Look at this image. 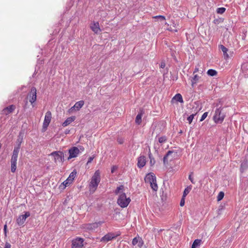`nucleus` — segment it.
I'll use <instances>...</instances> for the list:
<instances>
[{
    "instance_id": "6e6552de",
    "label": "nucleus",
    "mask_w": 248,
    "mask_h": 248,
    "mask_svg": "<svg viewBox=\"0 0 248 248\" xmlns=\"http://www.w3.org/2000/svg\"><path fill=\"white\" fill-rule=\"evenodd\" d=\"M120 235V233L116 234L112 232H109L106 234L103 237L101 238L100 241L102 242L107 243L108 241L112 240V239L116 238Z\"/></svg>"
},
{
    "instance_id": "3c124183",
    "label": "nucleus",
    "mask_w": 248,
    "mask_h": 248,
    "mask_svg": "<svg viewBox=\"0 0 248 248\" xmlns=\"http://www.w3.org/2000/svg\"><path fill=\"white\" fill-rule=\"evenodd\" d=\"M165 25H167L168 26H169V24H168V23H167V22H165Z\"/></svg>"
},
{
    "instance_id": "a19ab883",
    "label": "nucleus",
    "mask_w": 248,
    "mask_h": 248,
    "mask_svg": "<svg viewBox=\"0 0 248 248\" xmlns=\"http://www.w3.org/2000/svg\"><path fill=\"white\" fill-rule=\"evenodd\" d=\"M94 156H91L88 159V162H87V164H89V163H90L92 162V161L93 160V159H94Z\"/></svg>"
},
{
    "instance_id": "b1692460",
    "label": "nucleus",
    "mask_w": 248,
    "mask_h": 248,
    "mask_svg": "<svg viewBox=\"0 0 248 248\" xmlns=\"http://www.w3.org/2000/svg\"><path fill=\"white\" fill-rule=\"evenodd\" d=\"M76 119L75 116H71L68 117L66 119V120L62 123V125L63 127H66L69 124H70L71 123L74 122Z\"/></svg>"
},
{
    "instance_id": "aec40b11",
    "label": "nucleus",
    "mask_w": 248,
    "mask_h": 248,
    "mask_svg": "<svg viewBox=\"0 0 248 248\" xmlns=\"http://www.w3.org/2000/svg\"><path fill=\"white\" fill-rule=\"evenodd\" d=\"M219 48L221 50L223 53V57L225 60H228L229 58V54H228V49L222 45L219 46Z\"/></svg>"
},
{
    "instance_id": "20e7f679",
    "label": "nucleus",
    "mask_w": 248,
    "mask_h": 248,
    "mask_svg": "<svg viewBox=\"0 0 248 248\" xmlns=\"http://www.w3.org/2000/svg\"><path fill=\"white\" fill-rule=\"evenodd\" d=\"M225 116V113L223 112V108H219L216 110L214 116V120L216 123H221L223 121Z\"/></svg>"
},
{
    "instance_id": "5701e85b",
    "label": "nucleus",
    "mask_w": 248,
    "mask_h": 248,
    "mask_svg": "<svg viewBox=\"0 0 248 248\" xmlns=\"http://www.w3.org/2000/svg\"><path fill=\"white\" fill-rule=\"evenodd\" d=\"M241 70L245 77H248V63L242 64Z\"/></svg>"
},
{
    "instance_id": "393cba45",
    "label": "nucleus",
    "mask_w": 248,
    "mask_h": 248,
    "mask_svg": "<svg viewBox=\"0 0 248 248\" xmlns=\"http://www.w3.org/2000/svg\"><path fill=\"white\" fill-rule=\"evenodd\" d=\"M144 114V111L141 109L140 112L137 115L135 119V123L138 124H140L141 123V118Z\"/></svg>"
},
{
    "instance_id": "79ce46f5",
    "label": "nucleus",
    "mask_w": 248,
    "mask_h": 248,
    "mask_svg": "<svg viewBox=\"0 0 248 248\" xmlns=\"http://www.w3.org/2000/svg\"><path fill=\"white\" fill-rule=\"evenodd\" d=\"M189 178V179L190 180L191 182L193 184H195V182L194 181V179L191 176V175H190L188 177Z\"/></svg>"
},
{
    "instance_id": "7ed1b4c3",
    "label": "nucleus",
    "mask_w": 248,
    "mask_h": 248,
    "mask_svg": "<svg viewBox=\"0 0 248 248\" xmlns=\"http://www.w3.org/2000/svg\"><path fill=\"white\" fill-rule=\"evenodd\" d=\"M145 183H149L152 189L156 191L158 186L156 184V177L154 173L150 172L147 174L144 179Z\"/></svg>"
},
{
    "instance_id": "c03bdc74",
    "label": "nucleus",
    "mask_w": 248,
    "mask_h": 248,
    "mask_svg": "<svg viewBox=\"0 0 248 248\" xmlns=\"http://www.w3.org/2000/svg\"><path fill=\"white\" fill-rule=\"evenodd\" d=\"M117 141L119 142V143L120 144H123V142H124V140L123 139H118L117 140Z\"/></svg>"
},
{
    "instance_id": "cd10ccee",
    "label": "nucleus",
    "mask_w": 248,
    "mask_h": 248,
    "mask_svg": "<svg viewBox=\"0 0 248 248\" xmlns=\"http://www.w3.org/2000/svg\"><path fill=\"white\" fill-rule=\"evenodd\" d=\"M148 156L150 159V166L151 167H153V166H154V165L155 163V160L154 157H153V155L151 153L150 150L149 151V153H148Z\"/></svg>"
},
{
    "instance_id": "ea45409f",
    "label": "nucleus",
    "mask_w": 248,
    "mask_h": 248,
    "mask_svg": "<svg viewBox=\"0 0 248 248\" xmlns=\"http://www.w3.org/2000/svg\"><path fill=\"white\" fill-rule=\"evenodd\" d=\"M185 197H182L181 200V201H180V205L181 206H183L185 204Z\"/></svg>"
},
{
    "instance_id": "4be33fe9",
    "label": "nucleus",
    "mask_w": 248,
    "mask_h": 248,
    "mask_svg": "<svg viewBox=\"0 0 248 248\" xmlns=\"http://www.w3.org/2000/svg\"><path fill=\"white\" fill-rule=\"evenodd\" d=\"M16 107L14 105H11L2 110V113L5 115H7L15 109Z\"/></svg>"
},
{
    "instance_id": "f257e3e1",
    "label": "nucleus",
    "mask_w": 248,
    "mask_h": 248,
    "mask_svg": "<svg viewBox=\"0 0 248 248\" xmlns=\"http://www.w3.org/2000/svg\"><path fill=\"white\" fill-rule=\"evenodd\" d=\"M124 186L121 185L117 187L115 191V194L119 195L117 203L122 208L126 207L131 202L130 198H127L125 193L124 192Z\"/></svg>"
},
{
    "instance_id": "9d476101",
    "label": "nucleus",
    "mask_w": 248,
    "mask_h": 248,
    "mask_svg": "<svg viewBox=\"0 0 248 248\" xmlns=\"http://www.w3.org/2000/svg\"><path fill=\"white\" fill-rule=\"evenodd\" d=\"M36 89L34 87H32L28 94V96L30 98L29 101L31 104H33L36 100Z\"/></svg>"
},
{
    "instance_id": "4c0bfd02",
    "label": "nucleus",
    "mask_w": 248,
    "mask_h": 248,
    "mask_svg": "<svg viewBox=\"0 0 248 248\" xmlns=\"http://www.w3.org/2000/svg\"><path fill=\"white\" fill-rule=\"evenodd\" d=\"M226 9L223 7L219 8L217 9V13L219 14H223L225 12Z\"/></svg>"
},
{
    "instance_id": "603ef678",
    "label": "nucleus",
    "mask_w": 248,
    "mask_h": 248,
    "mask_svg": "<svg viewBox=\"0 0 248 248\" xmlns=\"http://www.w3.org/2000/svg\"><path fill=\"white\" fill-rule=\"evenodd\" d=\"M247 151H248V148H247Z\"/></svg>"
},
{
    "instance_id": "412c9836",
    "label": "nucleus",
    "mask_w": 248,
    "mask_h": 248,
    "mask_svg": "<svg viewBox=\"0 0 248 248\" xmlns=\"http://www.w3.org/2000/svg\"><path fill=\"white\" fill-rule=\"evenodd\" d=\"M201 77L198 74L193 75V77L191 79V86L194 87L195 85L200 80Z\"/></svg>"
},
{
    "instance_id": "39448f33",
    "label": "nucleus",
    "mask_w": 248,
    "mask_h": 248,
    "mask_svg": "<svg viewBox=\"0 0 248 248\" xmlns=\"http://www.w3.org/2000/svg\"><path fill=\"white\" fill-rule=\"evenodd\" d=\"M50 155L53 156L54 161L55 163H62L64 161V154L61 151H54L52 152Z\"/></svg>"
},
{
    "instance_id": "f3484780",
    "label": "nucleus",
    "mask_w": 248,
    "mask_h": 248,
    "mask_svg": "<svg viewBox=\"0 0 248 248\" xmlns=\"http://www.w3.org/2000/svg\"><path fill=\"white\" fill-rule=\"evenodd\" d=\"M132 245L135 246L138 245V246L140 248H141L144 244V242L142 238L139 236L136 237L133 239L132 242Z\"/></svg>"
},
{
    "instance_id": "ddd939ff",
    "label": "nucleus",
    "mask_w": 248,
    "mask_h": 248,
    "mask_svg": "<svg viewBox=\"0 0 248 248\" xmlns=\"http://www.w3.org/2000/svg\"><path fill=\"white\" fill-rule=\"evenodd\" d=\"M69 156L68 159L76 157L80 153L79 149L77 147H73L69 149Z\"/></svg>"
},
{
    "instance_id": "7c9ffc66",
    "label": "nucleus",
    "mask_w": 248,
    "mask_h": 248,
    "mask_svg": "<svg viewBox=\"0 0 248 248\" xmlns=\"http://www.w3.org/2000/svg\"><path fill=\"white\" fill-rule=\"evenodd\" d=\"M207 74L210 76H216L217 74V72L214 69H209L207 71Z\"/></svg>"
},
{
    "instance_id": "4468645a",
    "label": "nucleus",
    "mask_w": 248,
    "mask_h": 248,
    "mask_svg": "<svg viewBox=\"0 0 248 248\" xmlns=\"http://www.w3.org/2000/svg\"><path fill=\"white\" fill-rule=\"evenodd\" d=\"M30 216V214L29 212H26L24 215L19 216L16 219V223L19 226L22 225L26 218Z\"/></svg>"
},
{
    "instance_id": "a211bd4d",
    "label": "nucleus",
    "mask_w": 248,
    "mask_h": 248,
    "mask_svg": "<svg viewBox=\"0 0 248 248\" xmlns=\"http://www.w3.org/2000/svg\"><path fill=\"white\" fill-rule=\"evenodd\" d=\"M84 105V101L83 100H80L75 103L74 106L71 108L69 109L70 111H72L73 109L75 110H79Z\"/></svg>"
},
{
    "instance_id": "0eeeda50",
    "label": "nucleus",
    "mask_w": 248,
    "mask_h": 248,
    "mask_svg": "<svg viewBox=\"0 0 248 248\" xmlns=\"http://www.w3.org/2000/svg\"><path fill=\"white\" fill-rule=\"evenodd\" d=\"M76 175L77 171L74 170L70 174L67 179L61 185L63 186V188H65L66 186H69L72 184Z\"/></svg>"
},
{
    "instance_id": "58836bf2",
    "label": "nucleus",
    "mask_w": 248,
    "mask_h": 248,
    "mask_svg": "<svg viewBox=\"0 0 248 248\" xmlns=\"http://www.w3.org/2000/svg\"><path fill=\"white\" fill-rule=\"evenodd\" d=\"M207 114H208L207 112H204L202 116V117L200 119V121L202 122V121H203L207 117Z\"/></svg>"
},
{
    "instance_id": "6ab92c4d",
    "label": "nucleus",
    "mask_w": 248,
    "mask_h": 248,
    "mask_svg": "<svg viewBox=\"0 0 248 248\" xmlns=\"http://www.w3.org/2000/svg\"><path fill=\"white\" fill-rule=\"evenodd\" d=\"M19 145L18 147H15L13 155L11 157V162H16L18 155L19 151Z\"/></svg>"
},
{
    "instance_id": "f8f14e48",
    "label": "nucleus",
    "mask_w": 248,
    "mask_h": 248,
    "mask_svg": "<svg viewBox=\"0 0 248 248\" xmlns=\"http://www.w3.org/2000/svg\"><path fill=\"white\" fill-rule=\"evenodd\" d=\"M101 224V223L100 222L85 224L82 225V228L88 231L93 230L96 229Z\"/></svg>"
},
{
    "instance_id": "a878e982",
    "label": "nucleus",
    "mask_w": 248,
    "mask_h": 248,
    "mask_svg": "<svg viewBox=\"0 0 248 248\" xmlns=\"http://www.w3.org/2000/svg\"><path fill=\"white\" fill-rule=\"evenodd\" d=\"M172 25L173 27L174 28V29H172L171 27L168 28L167 29L168 31H173V32H177L178 31V27L179 26L178 24L177 23L175 22L174 21H172Z\"/></svg>"
},
{
    "instance_id": "e433bc0d",
    "label": "nucleus",
    "mask_w": 248,
    "mask_h": 248,
    "mask_svg": "<svg viewBox=\"0 0 248 248\" xmlns=\"http://www.w3.org/2000/svg\"><path fill=\"white\" fill-rule=\"evenodd\" d=\"M195 115L196 114H192L187 118V120L188 121L189 124L192 123Z\"/></svg>"
},
{
    "instance_id": "37998d69",
    "label": "nucleus",
    "mask_w": 248,
    "mask_h": 248,
    "mask_svg": "<svg viewBox=\"0 0 248 248\" xmlns=\"http://www.w3.org/2000/svg\"><path fill=\"white\" fill-rule=\"evenodd\" d=\"M11 245L8 243H6L5 245L4 248H11Z\"/></svg>"
},
{
    "instance_id": "423d86ee",
    "label": "nucleus",
    "mask_w": 248,
    "mask_h": 248,
    "mask_svg": "<svg viewBox=\"0 0 248 248\" xmlns=\"http://www.w3.org/2000/svg\"><path fill=\"white\" fill-rule=\"evenodd\" d=\"M176 153L173 151H169L163 157V163L165 166L169 165V163L173 160Z\"/></svg>"
},
{
    "instance_id": "8fccbe9b",
    "label": "nucleus",
    "mask_w": 248,
    "mask_h": 248,
    "mask_svg": "<svg viewBox=\"0 0 248 248\" xmlns=\"http://www.w3.org/2000/svg\"><path fill=\"white\" fill-rule=\"evenodd\" d=\"M80 150H81L82 151H83L84 150V148L83 147L80 146Z\"/></svg>"
},
{
    "instance_id": "2eb2a0df",
    "label": "nucleus",
    "mask_w": 248,
    "mask_h": 248,
    "mask_svg": "<svg viewBox=\"0 0 248 248\" xmlns=\"http://www.w3.org/2000/svg\"><path fill=\"white\" fill-rule=\"evenodd\" d=\"M90 27L92 31L95 34H98L101 31L98 22H93L91 23Z\"/></svg>"
},
{
    "instance_id": "c756f323",
    "label": "nucleus",
    "mask_w": 248,
    "mask_h": 248,
    "mask_svg": "<svg viewBox=\"0 0 248 248\" xmlns=\"http://www.w3.org/2000/svg\"><path fill=\"white\" fill-rule=\"evenodd\" d=\"M202 240L200 239H196L193 242L191 248H196V247L199 246L201 244Z\"/></svg>"
},
{
    "instance_id": "dca6fc26",
    "label": "nucleus",
    "mask_w": 248,
    "mask_h": 248,
    "mask_svg": "<svg viewBox=\"0 0 248 248\" xmlns=\"http://www.w3.org/2000/svg\"><path fill=\"white\" fill-rule=\"evenodd\" d=\"M146 163V158L144 155H141L138 158L137 166L139 168H142Z\"/></svg>"
},
{
    "instance_id": "1a4fd4ad",
    "label": "nucleus",
    "mask_w": 248,
    "mask_h": 248,
    "mask_svg": "<svg viewBox=\"0 0 248 248\" xmlns=\"http://www.w3.org/2000/svg\"><path fill=\"white\" fill-rule=\"evenodd\" d=\"M84 239L82 238L77 237L72 242V248H82L83 246Z\"/></svg>"
},
{
    "instance_id": "2f4dec72",
    "label": "nucleus",
    "mask_w": 248,
    "mask_h": 248,
    "mask_svg": "<svg viewBox=\"0 0 248 248\" xmlns=\"http://www.w3.org/2000/svg\"><path fill=\"white\" fill-rule=\"evenodd\" d=\"M153 18L155 19H157L160 21H164L166 20V17L163 16H153Z\"/></svg>"
},
{
    "instance_id": "bb28decb",
    "label": "nucleus",
    "mask_w": 248,
    "mask_h": 248,
    "mask_svg": "<svg viewBox=\"0 0 248 248\" xmlns=\"http://www.w3.org/2000/svg\"><path fill=\"white\" fill-rule=\"evenodd\" d=\"M176 100L177 102H179L180 103H183L184 101L183 99V97L182 95L180 93H177L172 99V101Z\"/></svg>"
},
{
    "instance_id": "de8ad7c7",
    "label": "nucleus",
    "mask_w": 248,
    "mask_h": 248,
    "mask_svg": "<svg viewBox=\"0 0 248 248\" xmlns=\"http://www.w3.org/2000/svg\"><path fill=\"white\" fill-rule=\"evenodd\" d=\"M165 66V63L164 62H161L160 65V67L162 68H164Z\"/></svg>"
},
{
    "instance_id": "f704fd0d",
    "label": "nucleus",
    "mask_w": 248,
    "mask_h": 248,
    "mask_svg": "<svg viewBox=\"0 0 248 248\" xmlns=\"http://www.w3.org/2000/svg\"><path fill=\"white\" fill-rule=\"evenodd\" d=\"M224 196V193L222 191H220L217 196V201H221V200H222V199L223 198Z\"/></svg>"
},
{
    "instance_id": "72a5a7b5",
    "label": "nucleus",
    "mask_w": 248,
    "mask_h": 248,
    "mask_svg": "<svg viewBox=\"0 0 248 248\" xmlns=\"http://www.w3.org/2000/svg\"><path fill=\"white\" fill-rule=\"evenodd\" d=\"M11 171L15 172L16 169V162H11Z\"/></svg>"
},
{
    "instance_id": "49530a36",
    "label": "nucleus",
    "mask_w": 248,
    "mask_h": 248,
    "mask_svg": "<svg viewBox=\"0 0 248 248\" xmlns=\"http://www.w3.org/2000/svg\"><path fill=\"white\" fill-rule=\"evenodd\" d=\"M199 69L198 67H195V69H194V71L193 72V75L194 74H196V73L198 72H199Z\"/></svg>"
},
{
    "instance_id": "f03ea898",
    "label": "nucleus",
    "mask_w": 248,
    "mask_h": 248,
    "mask_svg": "<svg viewBox=\"0 0 248 248\" xmlns=\"http://www.w3.org/2000/svg\"><path fill=\"white\" fill-rule=\"evenodd\" d=\"M100 171L97 170L92 176L89 184V190L90 193H93L96 190L101 180Z\"/></svg>"
},
{
    "instance_id": "a18cd8bd",
    "label": "nucleus",
    "mask_w": 248,
    "mask_h": 248,
    "mask_svg": "<svg viewBox=\"0 0 248 248\" xmlns=\"http://www.w3.org/2000/svg\"><path fill=\"white\" fill-rule=\"evenodd\" d=\"M117 169V167H115V166H113L112 168H111V173H113L114 172V171Z\"/></svg>"
},
{
    "instance_id": "09e8293b",
    "label": "nucleus",
    "mask_w": 248,
    "mask_h": 248,
    "mask_svg": "<svg viewBox=\"0 0 248 248\" xmlns=\"http://www.w3.org/2000/svg\"><path fill=\"white\" fill-rule=\"evenodd\" d=\"M6 229H7V225H5L4 226V231L5 233L6 232Z\"/></svg>"
},
{
    "instance_id": "c85d7f7f",
    "label": "nucleus",
    "mask_w": 248,
    "mask_h": 248,
    "mask_svg": "<svg viewBox=\"0 0 248 248\" xmlns=\"http://www.w3.org/2000/svg\"><path fill=\"white\" fill-rule=\"evenodd\" d=\"M248 166V161L247 160L243 161L241 164L240 167V170L242 172H243L247 168Z\"/></svg>"
},
{
    "instance_id": "c9c22d12",
    "label": "nucleus",
    "mask_w": 248,
    "mask_h": 248,
    "mask_svg": "<svg viewBox=\"0 0 248 248\" xmlns=\"http://www.w3.org/2000/svg\"><path fill=\"white\" fill-rule=\"evenodd\" d=\"M167 141V138L166 136H162L158 139V141L160 143H165Z\"/></svg>"
},
{
    "instance_id": "473e14b6",
    "label": "nucleus",
    "mask_w": 248,
    "mask_h": 248,
    "mask_svg": "<svg viewBox=\"0 0 248 248\" xmlns=\"http://www.w3.org/2000/svg\"><path fill=\"white\" fill-rule=\"evenodd\" d=\"M191 190V187H187L186 188L183 192V197H186V196L189 193Z\"/></svg>"
},
{
    "instance_id": "9b49d317",
    "label": "nucleus",
    "mask_w": 248,
    "mask_h": 248,
    "mask_svg": "<svg viewBox=\"0 0 248 248\" xmlns=\"http://www.w3.org/2000/svg\"><path fill=\"white\" fill-rule=\"evenodd\" d=\"M51 118H52L51 112L50 111H47L45 114V119H44V123H43V128H44L45 129L47 128V127H48L49 124H50V123L51 122Z\"/></svg>"
}]
</instances>
